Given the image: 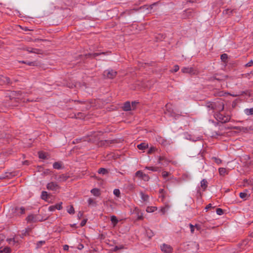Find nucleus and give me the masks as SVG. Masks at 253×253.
Wrapping results in <instances>:
<instances>
[{
  "label": "nucleus",
  "mask_w": 253,
  "mask_h": 253,
  "mask_svg": "<svg viewBox=\"0 0 253 253\" xmlns=\"http://www.w3.org/2000/svg\"><path fill=\"white\" fill-rule=\"evenodd\" d=\"M169 208L170 207L169 205H166L164 207L162 208L161 211L163 214H165Z\"/></svg>",
  "instance_id": "obj_30"
},
{
  "label": "nucleus",
  "mask_w": 253,
  "mask_h": 253,
  "mask_svg": "<svg viewBox=\"0 0 253 253\" xmlns=\"http://www.w3.org/2000/svg\"><path fill=\"white\" fill-rule=\"evenodd\" d=\"M83 215V213L81 211H79V213H78V216L79 217V218H81Z\"/></svg>",
  "instance_id": "obj_56"
},
{
  "label": "nucleus",
  "mask_w": 253,
  "mask_h": 253,
  "mask_svg": "<svg viewBox=\"0 0 253 253\" xmlns=\"http://www.w3.org/2000/svg\"><path fill=\"white\" fill-rule=\"evenodd\" d=\"M211 207H212L211 204H209V205H208L207 206V207H206L205 209L207 211L209 209L211 208Z\"/></svg>",
  "instance_id": "obj_52"
},
{
  "label": "nucleus",
  "mask_w": 253,
  "mask_h": 253,
  "mask_svg": "<svg viewBox=\"0 0 253 253\" xmlns=\"http://www.w3.org/2000/svg\"><path fill=\"white\" fill-rule=\"evenodd\" d=\"M189 227L190 228V231H191V233H193L194 232L195 226L190 223V224H189Z\"/></svg>",
  "instance_id": "obj_46"
},
{
  "label": "nucleus",
  "mask_w": 253,
  "mask_h": 253,
  "mask_svg": "<svg viewBox=\"0 0 253 253\" xmlns=\"http://www.w3.org/2000/svg\"><path fill=\"white\" fill-rule=\"evenodd\" d=\"M45 244V242L44 241H40L37 243L36 244V248L38 249L41 247L42 245Z\"/></svg>",
  "instance_id": "obj_31"
},
{
  "label": "nucleus",
  "mask_w": 253,
  "mask_h": 253,
  "mask_svg": "<svg viewBox=\"0 0 253 253\" xmlns=\"http://www.w3.org/2000/svg\"><path fill=\"white\" fill-rule=\"evenodd\" d=\"M216 120L222 123L228 122L230 120V116L229 115H224L220 113H218L215 116Z\"/></svg>",
  "instance_id": "obj_2"
},
{
  "label": "nucleus",
  "mask_w": 253,
  "mask_h": 253,
  "mask_svg": "<svg viewBox=\"0 0 253 253\" xmlns=\"http://www.w3.org/2000/svg\"><path fill=\"white\" fill-rule=\"evenodd\" d=\"M137 103V102H135V101H134V102H132L131 103V108H132V109L133 110L134 109L135 107V106H136V104Z\"/></svg>",
  "instance_id": "obj_49"
},
{
  "label": "nucleus",
  "mask_w": 253,
  "mask_h": 253,
  "mask_svg": "<svg viewBox=\"0 0 253 253\" xmlns=\"http://www.w3.org/2000/svg\"><path fill=\"white\" fill-rule=\"evenodd\" d=\"M179 66L178 65H175L173 67V69L172 71V72H176L179 70Z\"/></svg>",
  "instance_id": "obj_45"
},
{
  "label": "nucleus",
  "mask_w": 253,
  "mask_h": 253,
  "mask_svg": "<svg viewBox=\"0 0 253 253\" xmlns=\"http://www.w3.org/2000/svg\"><path fill=\"white\" fill-rule=\"evenodd\" d=\"M91 193L95 196H99L100 195V192L98 189L94 188L91 190Z\"/></svg>",
  "instance_id": "obj_21"
},
{
  "label": "nucleus",
  "mask_w": 253,
  "mask_h": 253,
  "mask_svg": "<svg viewBox=\"0 0 253 253\" xmlns=\"http://www.w3.org/2000/svg\"><path fill=\"white\" fill-rule=\"evenodd\" d=\"M181 72L183 73H188L190 74H195L196 73L194 69L192 67H183L181 69Z\"/></svg>",
  "instance_id": "obj_10"
},
{
  "label": "nucleus",
  "mask_w": 253,
  "mask_h": 253,
  "mask_svg": "<svg viewBox=\"0 0 253 253\" xmlns=\"http://www.w3.org/2000/svg\"><path fill=\"white\" fill-rule=\"evenodd\" d=\"M211 109L214 110L217 112H220L224 109V103L222 100H217L214 102V103L211 104Z\"/></svg>",
  "instance_id": "obj_1"
},
{
  "label": "nucleus",
  "mask_w": 253,
  "mask_h": 253,
  "mask_svg": "<svg viewBox=\"0 0 253 253\" xmlns=\"http://www.w3.org/2000/svg\"><path fill=\"white\" fill-rule=\"evenodd\" d=\"M25 64L31 66H37L39 65L38 63H37L36 61H26Z\"/></svg>",
  "instance_id": "obj_26"
},
{
  "label": "nucleus",
  "mask_w": 253,
  "mask_h": 253,
  "mask_svg": "<svg viewBox=\"0 0 253 253\" xmlns=\"http://www.w3.org/2000/svg\"><path fill=\"white\" fill-rule=\"evenodd\" d=\"M25 212V209L23 207H16L14 210V212L16 215L20 216L21 215L24 214Z\"/></svg>",
  "instance_id": "obj_9"
},
{
  "label": "nucleus",
  "mask_w": 253,
  "mask_h": 253,
  "mask_svg": "<svg viewBox=\"0 0 253 253\" xmlns=\"http://www.w3.org/2000/svg\"><path fill=\"white\" fill-rule=\"evenodd\" d=\"M212 159L217 165H220L222 163V160L219 158L216 157H212Z\"/></svg>",
  "instance_id": "obj_33"
},
{
  "label": "nucleus",
  "mask_w": 253,
  "mask_h": 253,
  "mask_svg": "<svg viewBox=\"0 0 253 253\" xmlns=\"http://www.w3.org/2000/svg\"><path fill=\"white\" fill-rule=\"evenodd\" d=\"M194 226H195V227H196V229H197V230H200V228H200V226L199 225H198V224H196Z\"/></svg>",
  "instance_id": "obj_57"
},
{
  "label": "nucleus",
  "mask_w": 253,
  "mask_h": 253,
  "mask_svg": "<svg viewBox=\"0 0 253 253\" xmlns=\"http://www.w3.org/2000/svg\"><path fill=\"white\" fill-rule=\"evenodd\" d=\"M140 195L141 197V199L142 200H143L144 202H147L149 200V196L148 195H146L144 194L142 192H140Z\"/></svg>",
  "instance_id": "obj_18"
},
{
  "label": "nucleus",
  "mask_w": 253,
  "mask_h": 253,
  "mask_svg": "<svg viewBox=\"0 0 253 253\" xmlns=\"http://www.w3.org/2000/svg\"><path fill=\"white\" fill-rule=\"evenodd\" d=\"M189 246L193 249V252H197L199 250V245L195 242L191 243Z\"/></svg>",
  "instance_id": "obj_13"
},
{
  "label": "nucleus",
  "mask_w": 253,
  "mask_h": 253,
  "mask_svg": "<svg viewBox=\"0 0 253 253\" xmlns=\"http://www.w3.org/2000/svg\"><path fill=\"white\" fill-rule=\"evenodd\" d=\"M216 212L218 215H222L223 214V211L222 209L218 208L216 210Z\"/></svg>",
  "instance_id": "obj_38"
},
{
  "label": "nucleus",
  "mask_w": 253,
  "mask_h": 253,
  "mask_svg": "<svg viewBox=\"0 0 253 253\" xmlns=\"http://www.w3.org/2000/svg\"><path fill=\"white\" fill-rule=\"evenodd\" d=\"M228 58V55L227 54L224 53L221 55L220 56V59L221 60L225 62Z\"/></svg>",
  "instance_id": "obj_36"
},
{
  "label": "nucleus",
  "mask_w": 253,
  "mask_h": 253,
  "mask_svg": "<svg viewBox=\"0 0 253 253\" xmlns=\"http://www.w3.org/2000/svg\"><path fill=\"white\" fill-rule=\"evenodd\" d=\"M11 250L8 247H5L3 249L0 248V253H9Z\"/></svg>",
  "instance_id": "obj_22"
},
{
  "label": "nucleus",
  "mask_w": 253,
  "mask_h": 253,
  "mask_svg": "<svg viewBox=\"0 0 253 253\" xmlns=\"http://www.w3.org/2000/svg\"><path fill=\"white\" fill-rule=\"evenodd\" d=\"M111 221L115 225H116L118 222V220L117 219L116 216L115 215H112L111 216Z\"/></svg>",
  "instance_id": "obj_34"
},
{
  "label": "nucleus",
  "mask_w": 253,
  "mask_h": 253,
  "mask_svg": "<svg viewBox=\"0 0 253 253\" xmlns=\"http://www.w3.org/2000/svg\"><path fill=\"white\" fill-rule=\"evenodd\" d=\"M250 236L252 238H253V232H252L251 234H250Z\"/></svg>",
  "instance_id": "obj_61"
},
{
  "label": "nucleus",
  "mask_w": 253,
  "mask_h": 253,
  "mask_svg": "<svg viewBox=\"0 0 253 253\" xmlns=\"http://www.w3.org/2000/svg\"><path fill=\"white\" fill-rule=\"evenodd\" d=\"M53 168L56 169H60L62 168V165L60 162H55L53 164Z\"/></svg>",
  "instance_id": "obj_20"
},
{
  "label": "nucleus",
  "mask_w": 253,
  "mask_h": 253,
  "mask_svg": "<svg viewBox=\"0 0 253 253\" xmlns=\"http://www.w3.org/2000/svg\"><path fill=\"white\" fill-rule=\"evenodd\" d=\"M145 169L152 171H157L159 170V168L157 167H146Z\"/></svg>",
  "instance_id": "obj_23"
},
{
  "label": "nucleus",
  "mask_w": 253,
  "mask_h": 253,
  "mask_svg": "<svg viewBox=\"0 0 253 253\" xmlns=\"http://www.w3.org/2000/svg\"><path fill=\"white\" fill-rule=\"evenodd\" d=\"M253 65V60H251L250 62H249L248 63L246 64V67H251Z\"/></svg>",
  "instance_id": "obj_48"
},
{
  "label": "nucleus",
  "mask_w": 253,
  "mask_h": 253,
  "mask_svg": "<svg viewBox=\"0 0 253 253\" xmlns=\"http://www.w3.org/2000/svg\"><path fill=\"white\" fill-rule=\"evenodd\" d=\"M107 53L106 52H96V53H89L88 54H86V56L87 57H90V58H94L96 56H99L100 55H105Z\"/></svg>",
  "instance_id": "obj_15"
},
{
  "label": "nucleus",
  "mask_w": 253,
  "mask_h": 253,
  "mask_svg": "<svg viewBox=\"0 0 253 253\" xmlns=\"http://www.w3.org/2000/svg\"><path fill=\"white\" fill-rule=\"evenodd\" d=\"M39 156L40 158L44 159L46 158V156L44 153L42 152H39Z\"/></svg>",
  "instance_id": "obj_41"
},
{
  "label": "nucleus",
  "mask_w": 253,
  "mask_h": 253,
  "mask_svg": "<svg viewBox=\"0 0 253 253\" xmlns=\"http://www.w3.org/2000/svg\"><path fill=\"white\" fill-rule=\"evenodd\" d=\"M165 197V194H160V197H161L162 200H163L164 199Z\"/></svg>",
  "instance_id": "obj_58"
},
{
  "label": "nucleus",
  "mask_w": 253,
  "mask_h": 253,
  "mask_svg": "<svg viewBox=\"0 0 253 253\" xmlns=\"http://www.w3.org/2000/svg\"><path fill=\"white\" fill-rule=\"evenodd\" d=\"M165 160V157L160 156L158 159V163L162 165L163 164L162 161Z\"/></svg>",
  "instance_id": "obj_42"
},
{
  "label": "nucleus",
  "mask_w": 253,
  "mask_h": 253,
  "mask_svg": "<svg viewBox=\"0 0 253 253\" xmlns=\"http://www.w3.org/2000/svg\"><path fill=\"white\" fill-rule=\"evenodd\" d=\"M219 173L220 175H223L225 174L226 170L225 168H220L218 169Z\"/></svg>",
  "instance_id": "obj_35"
},
{
  "label": "nucleus",
  "mask_w": 253,
  "mask_h": 253,
  "mask_svg": "<svg viewBox=\"0 0 253 253\" xmlns=\"http://www.w3.org/2000/svg\"><path fill=\"white\" fill-rule=\"evenodd\" d=\"M239 196L244 200H246L250 197V194L248 190L245 189L243 192L240 193Z\"/></svg>",
  "instance_id": "obj_7"
},
{
  "label": "nucleus",
  "mask_w": 253,
  "mask_h": 253,
  "mask_svg": "<svg viewBox=\"0 0 253 253\" xmlns=\"http://www.w3.org/2000/svg\"><path fill=\"white\" fill-rule=\"evenodd\" d=\"M117 72L112 70L108 69L104 71V75L109 79H113L116 77Z\"/></svg>",
  "instance_id": "obj_4"
},
{
  "label": "nucleus",
  "mask_w": 253,
  "mask_h": 253,
  "mask_svg": "<svg viewBox=\"0 0 253 253\" xmlns=\"http://www.w3.org/2000/svg\"><path fill=\"white\" fill-rule=\"evenodd\" d=\"M26 220L28 222L32 223L36 222L39 221V219L36 215L30 214L27 217Z\"/></svg>",
  "instance_id": "obj_8"
},
{
  "label": "nucleus",
  "mask_w": 253,
  "mask_h": 253,
  "mask_svg": "<svg viewBox=\"0 0 253 253\" xmlns=\"http://www.w3.org/2000/svg\"><path fill=\"white\" fill-rule=\"evenodd\" d=\"M201 187L203 189V191H205L208 187V181L206 179H203L201 181Z\"/></svg>",
  "instance_id": "obj_16"
},
{
  "label": "nucleus",
  "mask_w": 253,
  "mask_h": 253,
  "mask_svg": "<svg viewBox=\"0 0 253 253\" xmlns=\"http://www.w3.org/2000/svg\"><path fill=\"white\" fill-rule=\"evenodd\" d=\"M135 175L138 177L139 178L143 179L145 181H148L150 179L149 176L147 174L144 173L141 170H138L136 171L135 173Z\"/></svg>",
  "instance_id": "obj_5"
},
{
  "label": "nucleus",
  "mask_w": 253,
  "mask_h": 253,
  "mask_svg": "<svg viewBox=\"0 0 253 253\" xmlns=\"http://www.w3.org/2000/svg\"><path fill=\"white\" fill-rule=\"evenodd\" d=\"M142 215L138 217L139 219H142Z\"/></svg>",
  "instance_id": "obj_63"
},
{
  "label": "nucleus",
  "mask_w": 253,
  "mask_h": 253,
  "mask_svg": "<svg viewBox=\"0 0 253 253\" xmlns=\"http://www.w3.org/2000/svg\"><path fill=\"white\" fill-rule=\"evenodd\" d=\"M48 197L47 192L46 191H42L41 195V198L42 199L45 200L47 199Z\"/></svg>",
  "instance_id": "obj_32"
},
{
  "label": "nucleus",
  "mask_w": 253,
  "mask_h": 253,
  "mask_svg": "<svg viewBox=\"0 0 253 253\" xmlns=\"http://www.w3.org/2000/svg\"><path fill=\"white\" fill-rule=\"evenodd\" d=\"M148 147V144L143 142L137 145V148L139 150H143Z\"/></svg>",
  "instance_id": "obj_17"
},
{
  "label": "nucleus",
  "mask_w": 253,
  "mask_h": 253,
  "mask_svg": "<svg viewBox=\"0 0 253 253\" xmlns=\"http://www.w3.org/2000/svg\"><path fill=\"white\" fill-rule=\"evenodd\" d=\"M55 210H56V207L55 206V205L51 206L49 207V208H48V210L50 211H54Z\"/></svg>",
  "instance_id": "obj_44"
},
{
  "label": "nucleus",
  "mask_w": 253,
  "mask_h": 253,
  "mask_svg": "<svg viewBox=\"0 0 253 253\" xmlns=\"http://www.w3.org/2000/svg\"><path fill=\"white\" fill-rule=\"evenodd\" d=\"M186 13H188L190 15H192L193 10L191 9H188L185 11Z\"/></svg>",
  "instance_id": "obj_51"
},
{
  "label": "nucleus",
  "mask_w": 253,
  "mask_h": 253,
  "mask_svg": "<svg viewBox=\"0 0 253 253\" xmlns=\"http://www.w3.org/2000/svg\"><path fill=\"white\" fill-rule=\"evenodd\" d=\"M27 51L29 53H34L38 54L42 53V50L38 48L28 47L27 49Z\"/></svg>",
  "instance_id": "obj_11"
},
{
  "label": "nucleus",
  "mask_w": 253,
  "mask_h": 253,
  "mask_svg": "<svg viewBox=\"0 0 253 253\" xmlns=\"http://www.w3.org/2000/svg\"><path fill=\"white\" fill-rule=\"evenodd\" d=\"M214 103V102L209 103L208 104V105H207V106H208V107H209V108H211V104H213V103Z\"/></svg>",
  "instance_id": "obj_59"
},
{
  "label": "nucleus",
  "mask_w": 253,
  "mask_h": 253,
  "mask_svg": "<svg viewBox=\"0 0 253 253\" xmlns=\"http://www.w3.org/2000/svg\"><path fill=\"white\" fill-rule=\"evenodd\" d=\"M169 104H167V105H166V107L167 108H168L169 107Z\"/></svg>",
  "instance_id": "obj_62"
},
{
  "label": "nucleus",
  "mask_w": 253,
  "mask_h": 253,
  "mask_svg": "<svg viewBox=\"0 0 253 253\" xmlns=\"http://www.w3.org/2000/svg\"><path fill=\"white\" fill-rule=\"evenodd\" d=\"M252 192H253V187H252Z\"/></svg>",
  "instance_id": "obj_64"
},
{
  "label": "nucleus",
  "mask_w": 253,
  "mask_h": 253,
  "mask_svg": "<svg viewBox=\"0 0 253 253\" xmlns=\"http://www.w3.org/2000/svg\"><path fill=\"white\" fill-rule=\"evenodd\" d=\"M98 172L99 174H102L103 175L108 173V170L104 168H100L98 169Z\"/></svg>",
  "instance_id": "obj_27"
},
{
  "label": "nucleus",
  "mask_w": 253,
  "mask_h": 253,
  "mask_svg": "<svg viewBox=\"0 0 253 253\" xmlns=\"http://www.w3.org/2000/svg\"><path fill=\"white\" fill-rule=\"evenodd\" d=\"M170 172H168V171H163L162 173V175L163 176V177L166 179V181L168 180V179H167V178L170 175Z\"/></svg>",
  "instance_id": "obj_25"
},
{
  "label": "nucleus",
  "mask_w": 253,
  "mask_h": 253,
  "mask_svg": "<svg viewBox=\"0 0 253 253\" xmlns=\"http://www.w3.org/2000/svg\"><path fill=\"white\" fill-rule=\"evenodd\" d=\"M161 249L162 252L164 253H171L172 252V248L169 245L163 244L161 246Z\"/></svg>",
  "instance_id": "obj_6"
},
{
  "label": "nucleus",
  "mask_w": 253,
  "mask_h": 253,
  "mask_svg": "<svg viewBox=\"0 0 253 253\" xmlns=\"http://www.w3.org/2000/svg\"><path fill=\"white\" fill-rule=\"evenodd\" d=\"M87 203L89 205H94L95 204V202L94 201V200L92 199V198H89L88 200H87Z\"/></svg>",
  "instance_id": "obj_40"
},
{
  "label": "nucleus",
  "mask_w": 253,
  "mask_h": 253,
  "mask_svg": "<svg viewBox=\"0 0 253 253\" xmlns=\"http://www.w3.org/2000/svg\"><path fill=\"white\" fill-rule=\"evenodd\" d=\"M46 188L49 190L56 191L60 188V186L56 182H50L47 184Z\"/></svg>",
  "instance_id": "obj_3"
},
{
  "label": "nucleus",
  "mask_w": 253,
  "mask_h": 253,
  "mask_svg": "<svg viewBox=\"0 0 253 253\" xmlns=\"http://www.w3.org/2000/svg\"><path fill=\"white\" fill-rule=\"evenodd\" d=\"M157 210V208L156 207H148L146 209V211L148 212H154Z\"/></svg>",
  "instance_id": "obj_28"
},
{
  "label": "nucleus",
  "mask_w": 253,
  "mask_h": 253,
  "mask_svg": "<svg viewBox=\"0 0 253 253\" xmlns=\"http://www.w3.org/2000/svg\"><path fill=\"white\" fill-rule=\"evenodd\" d=\"M63 250L64 251H68L69 250V246L67 245H65L63 246Z\"/></svg>",
  "instance_id": "obj_54"
},
{
  "label": "nucleus",
  "mask_w": 253,
  "mask_h": 253,
  "mask_svg": "<svg viewBox=\"0 0 253 253\" xmlns=\"http://www.w3.org/2000/svg\"><path fill=\"white\" fill-rule=\"evenodd\" d=\"M156 150V148H155L154 147H152L149 149L148 153L149 154H151V153H153L154 152H155Z\"/></svg>",
  "instance_id": "obj_43"
},
{
  "label": "nucleus",
  "mask_w": 253,
  "mask_h": 253,
  "mask_svg": "<svg viewBox=\"0 0 253 253\" xmlns=\"http://www.w3.org/2000/svg\"><path fill=\"white\" fill-rule=\"evenodd\" d=\"M62 202H60V203H58V204L55 205V206L56 207V209L58 210H60L61 209H62Z\"/></svg>",
  "instance_id": "obj_39"
},
{
  "label": "nucleus",
  "mask_w": 253,
  "mask_h": 253,
  "mask_svg": "<svg viewBox=\"0 0 253 253\" xmlns=\"http://www.w3.org/2000/svg\"><path fill=\"white\" fill-rule=\"evenodd\" d=\"M69 177V176L65 174H62L60 175L57 178V180L58 181L60 182H62L66 181L68 178Z\"/></svg>",
  "instance_id": "obj_12"
},
{
  "label": "nucleus",
  "mask_w": 253,
  "mask_h": 253,
  "mask_svg": "<svg viewBox=\"0 0 253 253\" xmlns=\"http://www.w3.org/2000/svg\"><path fill=\"white\" fill-rule=\"evenodd\" d=\"M67 212L71 214H73L75 213L74 208L73 206H70L68 208Z\"/></svg>",
  "instance_id": "obj_29"
},
{
  "label": "nucleus",
  "mask_w": 253,
  "mask_h": 253,
  "mask_svg": "<svg viewBox=\"0 0 253 253\" xmlns=\"http://www.w3.org/2000/svg\"><path fill=\"white\" fill-rule=\"evenodd\" d=\"M4 83L7 84H11L10 79L7 77H2L1 79Z\"/></svg>",
  "instance_id": "obj_24"
},
{
  "label": "nucleus",
  "mask_w": 253,
  "mask_h": 253,
  "mask_svg": "<svg viewBox=\"0 0 253 253\" xmlns=\"http://www.w3.org/2000/svg\"><path fill=\"white\" fill-rule=\"evenodd\" d=\"M123 108L125 111H128L132 110L131 104L129 101H126L124 103Z\"/></svg>",
  "instance_id": "obj_14"
},
{
  "label": "nucleus",
  "mask_w": 253,
  "mask_h": 253,
  "mask_svg": "<svg viewBox=\"0 0 253 253\" xmlns=\"http://www.w3.org/2000/svg\"><path fill=\"white\" fill-rule=\"evenodd\" d=\"M86 222V220L84 219L82 221V222L81 223V226L82 227L84 226Z\"/></svg>",
  "instance_id": "obj_50"
},
{
  "label": "nucleus",
  "mask_w": 253,
  "mask_h": 253,
  "mask_svg": "<svg viewBox=\"0 0 253 253\" xmlns=\"http://www.w3.org/2000/svg\"><path fill=\"white\" fill-rule=\"evenodd\" d=\"M244 113L247 116L253 115V108H247L244 110Z\"/></svg>",
  "instance_id": "obj_19"
},
{
  "label": "nucleus",
  "mask_w": 253,
  "mask_h": 253,
  "mask_svg": "<svg viewBox=\"0 0 253 253\" xmlns=\"http://www.w3.org/2000/svg\"><path fill=\"white\" fill-rule=\"evenodd\" d=\"M123 246H115L114 249V251H117L119 250H120V249H123Z\"/></svg>",
  "instance_id": "obj_47"
},
{
  "label": "nucleus",
  "mask_w": 253,
  "mask_h": 253,
  "mask_svg": "<svg viewBox=\"0 0 253 253\" xmlns=\"http://www.w3.org/2000/svg\"><path fill=\"white\" fill-rule=\"evenodd\" d=\"M19 62L25 64L26 61H19Z\"/></svg>",
  "instance_id": "obj_60"
},
{
  "label": "nucleus",
  "mask_w": 253,
  "mask_h": 253,
  "mask_svg": "<svg viewBox=\"0 0 253 253\" xmlns=\"http://www.w3.org/2000/svg\"><path fill=\"white\" fill-rule=\"evenodd\" d=\"M166 193L165 191L163 189H160L159 190L160 194H165Z\"/></svg>",
  "instance_id": "obj_53"
},
{
  "label": "nucleus",
  "mask_w": 253,
  "mask_h": 253,
  "mask_svg": "<svg viewBox=\"0 0 253 253\" xmlns=\"http://www.w3.org/2000/svg\"><path fill=\"white\" fill-rule=\"evenodd\" d=\"M113 193L117 197H119L120 196V191L118 189H115L113 191Z\"/></svg>",
  "instance_id": "obj_37"
},
{
  "label": "nucleus",
  "mask_w": 253,
  "mask_h": 253,
  "mask_svg": "<svg viewBox=\"0 0 253 253\" xmlns=\"http://www.w3.org/2000/svg\"><path fill=\"white\" fill-rule=\"evenodd\" d=\"M84 248V245L83 244H79L78 247V249L79 250H82Z\"/></svg>",
  "instance_id": "obj_55"
}]
</instances>
